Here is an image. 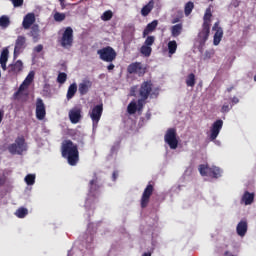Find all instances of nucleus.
I'll list each match as a JSON object with an SVG mask.
<instances>
[{"mask_svg":"<svg viewBox=\"0 0 256 256\" xmlns=\"http://www.w3.org/2000/svg\"><path fill=\"white\" fill-rule=\"evenodd\" d=\"M62 157L67 159L71 166H76L80 161V152L78 145L71 140H65L61 146Z\"/></svg>","mask_w":256,"mask_h":256,"instance_id":"obj_1","label":"nucleus"},{"mask_svg":"<svg viewBox=\"0 0 256 256\" xmlns=\"http://www.w3.org/2000/svg\"><path fill=\"white\" fill-rule=\"evenodd\" d=\"M28 150V144L26 143V139L24 136H19L15 139V142L13 144H10L8 146V151L12 155H22L23 152Z\"/></svg>","mask_w":256,"mask_h":256,"instance_id":"obj_2","label":"nucleus"},{"mask_svg":"<svg viewBox=\"0 0 256 256\" xmlns=\"http://www.w3.org/2000/svg\"><path fill=\"white\" fill-rule=\"evenodd\" d=\"M97 55H99V59H101V61H105V63H113V61L117 59V52L111 46H106L97 50Z\"/></svg>","mask_w":256,"mask_h":256,"instance_id":"obj_3","label":"nucleus"},{"mask_svg":"<svg viewBox=\"0 0 256 256\" xmlns=\"http://www.w3.org/2000/svg\"><path fill=\"white\" fill-rule=\"evenodd\" d=\"M198 170L201 176H209L215 179H218L222 175L221 169L216 166L209 167V165L201 164L199 165Z\"/></svg>","mask_w":256,"mask_h":256,"instance_id":"obj_4","label":"nucleus"},{"mask_svg":"<svg viewBox=\"0 0 256 256\" xmlns=\"http://www.w3.org/2000/svg\"><path fill=\"white\" fill-rule=\"evenodd\" d=\"M154 84L152 80L143 81L138 90V97L143 99H149L152 95Z\"/></svg>","mask_w":256,"mask_h":256,"instance_id":"obj_5","label":"nucleus"},{"mask_svg":"<svg viewBox=\"0 0 256 256\" xmlns=\"http://www.w3.org/2000/svg\"><path fill=\"white\" fill-rule=\"evenodd\" d=\"M104 112V105L101 103L92 108L89 112L93 128H97Z\"/></svg>","mask_w":256,"mask_h":256,"instance_id":"obj_6","label":"nucleus"},{"mask_svg":"<svg viewBox=\"0 0 256 256\" xmlns=\"http://www.w3.org/2000/svg\"><path fill=\"white\" fill-rule=\"evenodd\" d=\"M164 140L171 149H177L179 145V140L177 138V130L175 128L168 129L164 136Z\"/></svg>","mask_w":256,"mask_h":256,"instance_id":"obj_7","label":"nucleus"},{"mask_svg":"<svg viewBox=\"0 0 256 256\" xmlns=\"http://www.w3.org/2000/svg\"><path fill=\"white\" fill-rule=\"evenodd\" d=\"M74 43V30L72 27L65 28L62 38H61V47L67 48L72 47Z\"/></svg>","mask_w":256,"mask_h":256,"instance_id":"obj_8","label":"nucleus"},{"mask_svg":"<svg viewBox=\"0 0 256 256\" xmlns=\"http://www.w3.org/2000/svg\"><path fill=\"white\" fill-rule=\"evenodd\" d=\"M154 190L155 189H154V185L153 184H148L146 186V188L144 189L143 194L141 196V199H140L141 208L148 207V205L150 203L151 196L154 193Z\"/></svg>","mask_w":256,"mask_h":256,"instance_id":"obj_9","label":"nucleus"},{"mask_svg":"<svg viewBox=\"0 0 256 256\" xmlns=\"http://www.w3.org/2000/svg\"><path fill=\"white\" fill-rule=\"evenodd\" d=\"M127 72L129 74H137L138 76L143 77L147 72V68L143 66L142 62H133L128 65Z\"/></svg>","mask_w":256,"mask_h":256,"instance_id":"obj_10","label":"nucleus"},{"mask_svg":"<svg viewBox=\"0 0 256 256\" xmlns=\"http://www.w3.org/2000/svg\"><path fill=\"white\" fill-rule=\"evenodd\" d=\"M224 125V121L221 119L216 120L213 124L212 127L210 129V140L214 141L217 139V137L219 136L222 128Z\"/></svg>","mask_w":256,"mask_h":256,"instance_id":"obj_11","label":"nucleus"},{"mask_svg":"<svg viewBox=\"0 0 256 256\" xmlns=\"http://www.w3.org/2000/svg\"><path fill=\"white\" fill-rule=\"evenodd\" d=\"M27 47V38L25 36H18L15 41L14 56L20 55Z\"/></svg>","mask_w":256,"mask_h":256,"instance_id":"obj_12","label":"nucleus"},{"mask_svg":"<svg viewBox=\"0 0 256 256\" xmlns=\"http://www.w3.org/2000/svg\"><path fill=\"white\" fill-rule=\"evenodd\" d=\"M220 22H215L212 29L215 31L214 37H213V45L217 46L220 45L223 37H224V31L223 28L219 26Z\"/></svg>","mask_w":256,"mask_h":256,"instance_id":"obj_13","label":"nucleus"},{"mask_svg":"<svg viewBox=\"0 0 256 256\" xmlns=\"http://www.w3.org/2000/svg\"><path fill=\"white\" fill-rule=\"evenodd\" d=\"M47 115L46 105L42 98L36 100V118L39 120L45 119Z\"/></svg>","mask_w":256,"mask_h":256,"instance_id":"obj_14","label":"nucleus"},{"mask_svg":"<svg viewBox=\"0 0 256 256\" xmlns=\"http://www.w3.org/2000/svg\"><path fill=\"white\" fill-rule=\"evenodd\" d=\"M211 33V26H203L202 29L198 33V41L200 45H205L207 43Z\"/></svg>","mask_w":256,"mask_h":256,"instance_id":"obj_15","label":"nucleus"},{"mask_svg":"<svg viewBox=\"0 0 256 256\" xmlns=\"http://www.w3.org/2000/svg\"><path fill=\"white\" fill-rule=\"evenodd\" d=\"M69 119L71 123L77 124L82 119V109L75 107L69 111Z\"/></svg>","mask_w":256,"mask_h":256,"instance_id":"obj_16","label":"nucleus"},{"mask_svg":"<svg viewBox=\"0 0 256 256\" xmlns=\"http://www.w3.org/2000/svg\"><path fill=\"white\" fill-rule=\"evenodd\" d=\"M24 69V64L21 60H17L14 64H10L8 67V73L10 75L17 76Z\"/></svg>","mask_w":256,"mask_h":256,"instance_id":"obj_17","label":"nucleus"},{"mask_svg":"<svg viewBox=\"0 0 256 256\" xmlns=\"http://www.w3.org/2000/svg\"><path fill=\"white\" fill-rule=\"evenodd\" d=\"M36 23V16L34 13L27 14L22 22L23 29H31V27Z\"/></svg>","mask_w":256,"mask_h":256,"instance_id":"obj_18","label":"nucleus"},{"mask_svg":"<svg viewBox=\"0 0 256 256\" xmlns=\"http://www.w3.org/2000/svg\"><path fill=\"white\" fill-rule=\"evenodd\" d=\"M101 186L98 184V177L95 176L90 182H89V195L96 196L99 193Z\"/></svg>","mask_w":256,"mask_h":256,"instance_id":"obj_19","label":"nucleus"},{"mask_svg":"<svg viewBox=\"0 0 256 256\" xmlns=\"http://www.w3.org/2000/svg\"><path fill=\"white\" fill-rule=\"evenodd\" d=\"M248 231V222L246 220H241L236 227V232L239 236L244 237Z\"/></svg>","mask_w":256,"mask_h":256,"instance_id":"obj_20","label":"nucleus"},{"mask_svg":"<svg viewBox=\"0 0 256 256\" xmlns=\"http://www.w3.org/2000/svg\"><path fill=\"white\" fill-rule=\"evenodd\" d=\"M159 25L158 20H153L151 23L147 24L145 29L143 30V37L150 35V33H154Z\"/></svg>","mask_w":256,"mask_h":256,"instance_id":"obj_21","label":"nucleus"},{"mask_svg":"<svg viewBox=\"0 0 256 256\" xmlns=\"http://www.w3.org/2000/svg\"><path fill=\"white\" fill-rule=\"evenodd\" d=\"M155 7V1L150 0L142 9H141V15L142 17H148L150 13H152L153 9Z\"/></svg>","mask_w":256,"mask_h":256,"instance_id":"obj_22","label":"nucleus"},{"mask_svg":"<svg viewBox=\"0 0 256 256\" xmlns=\"http://www.w3.org/2000/svg\"><path fill=\"white\" fill-rule=\"evenodd\" d=\"M212 17H213L212 9L207 8L206 11H205V14L203 16V24L202 25L205 26V27H211Z\"/></svg>","mask_w":256,"mask_h":256,"instance_id":"obj_23","label":"nucleus"},{"mask_svg":"<svg viewBox=\"0 0 256 256\" xmlns=\"http://www.w3.org/2000/svg\"><path fill=\"white\" fill-rule=\"evenodd\" d=\"M93 83L89 80L83 81L79 84V93L80 95H85L89 92V89L92 87Z\"/></svg>","mask_w":256,"mask_h":256,"instance_id":"obj_24","label":"nucleus"},{"mask_svg":"<svg viewBox=\"0 0 256 256\" xmlns=\"http://www.w3.org/2000/svg\"><path fill=\"white\" fill-rule=\"evenodd\" d=\"M77 91H78L77 83L70 84L66 94L67 100H71L76 95Z\"/></svg>","mask_w":256,"mask_h":256,"instance_id":"obj_25","label":"nucleus"},{"mask_svg":"<svg viewBox=\"0 0 256 256\" xmlns=\"http://www.w3.org/2000/svg\"><path fill=\"white\" fill-rule=\"evenodd\" d=\"M183 33V24H176L171 27V36L180 37Z\"/></svg>","mask_w":256,"mask_h":256,"instance_id":"obj_26","label":"nucleus"},{"mask_svg":"<svg viewBox=\"0 0 256 256\" xmlns=\"http://www.w3.org/2000/svg\"><path fill=\"white\" fill-rule=\"evenodd\" d=\"M29 85L25 82H22V84L19 86L18 90L13 94V98L15 100L20 99V96L24 95V91L27 90Z\"/></svg>","mask_w":256,"mask_h":256,"instance_id":"obj_27","label":"nucleus"},{"mask_svg":"<svg viewBox=\"0 0 256 256\" xmlns=\"http://www.w3.org/2000/svg\"><path fill=\"white\" fill-rule=\"evenodd\" d=\"M255 199V194L250 193L248 191L244 192L242 196V201L244 202L245 205H250L254 202Z\"/></svg>","mask_w":256,"mask_h":256,"instance_id":"obj_28","label":"nucleus"},{"mask_svg":"<svg viewBox=\"0 0 256 256\" xmlns=\"http://www.w3.org/2000/svg\"><path fill=\"white\" fill-rule=\"evenodd\" d=\"M30 37H33V40L36 42L39 40L40 37V28L39 25H33L31 26L30 30Z\"/></svg>","mask_w":256,"mask_h":256,"instance_id":"obj_29","label":"nucleus"},{"mask_svg":"<svg viewBox=\"0 0 256 256\" xmlns=\"http://www.w3.org/2000/svg\"><path fill=\"white\" fill-rule=\"evenodd\" d=\"M152 51H153L152 47L147 46L146 44L142 45L140 48V53L141 55H144V57H151Z\"/></svg>","mask_w":256,"mask_h":256,"instance_id":"obj_30","label":"nucleus"},{"mask_svg":"<svg viewBox=\"0 0 256 256\" xmlns=\"http://www.w3.org/2000/svg\"><path fill=\"white\" fill-rule=\"evenodd\" d=\"M177 49H178V44L175 40L168 42L169 55H175Z\"/></svg>","mask_w":256,"mask_h":256,"instance_id":"obj_31","label":"nucleus"},{"mask_svg":"<svg viewBox=\"0 0 256 256\" xmlns=\"http://www.w3.org/2000/svg\"><path fill=\"white\" fill-rule=\"evenodd\" d=\"M194 8H195L194 2H191V1L187 2L184 7L185 16L189 17V15H191Z\"/></svg>","mask_w":256,"mask_h":256,"instance_id":"obj_32","label":"nucleus"},{"mask_svg":"<svg viewBox=\"0 0 256 256\" xmlns=\"http://www.w3.org/2000/svg\"><path fill=\"white\" fill-rule=\"evenodd\" d=\"M138 110V105L135 100L131 101L127 106V112L129 114H135Z\"/></svg>","mask_w":256,"mask_h":256,"instance_id":"obj_33","label":"nucleus"},{"mask_svg":"<svg viewBox=\"0 0 256 256\" xmlns=\"http://www.w3.org/2000/svg\"><path fill=\"white\" fill-rule=\"evenodd\" d=\"M186 85L188 87H194L196 85V75L191 73L186 78Z\"/></svg>","mask_w":256,"mask_h":256,"instance_id":"obj_34","label":"nucleus"},{"mask_svg":"<svg viewBox=\"0 0 256 256\" xmlns=\"http://www.w3.org/2000/svg\"><path fill=\"white\" fill-rule=\"evenodd\" d=\"M11 24L10 18L6 15H3L0 17V27L3 29H7L9 25Z\"/></svg>","mask_w":256,"mask_h":256,"instance_id":"obj_35","label":"nucleus"},{"mask_svg":"<svg viewBox=\"0 0 256 256\" xmlns=\"http://www.w3.org/2000/svg\"><path fill=\"white\" fill-rule=\"evenodd\" d=\"M28 214H29V210L25 207H20L19 209H17L15 213V215L18 218H25Z\"/></svg>","mask_w":256,"mask_h":256,"instance_id":"obj_36","label":"nucleus"},{"mask_svg":"<svg viewBox=\"0 0 256 256\" xmlns=\"http://www.w3.org/2000/svg\"><path fill=\"white\" fill-rule=\"evenodd\" d=\"M53 18L54 21H56L57 23H62V21H65L66 19V14L61 12H55Z\"/></svg>","mask_w":256,"mask_h":256,"instance_id":"obj_37","label":"nucleus"},{"mask_svg":"<svg viewBox=\"0 0 256 256\" xmlns=\"http://www.w3.org/2000/svg\"><path fill=\"white\" fill-rule=\"evenodd\" d=\"M25 182L27 185H34L36 182V175H34V174L26 175Z\"/></svg>","mask_w":256,"mask_h":256,"instance_id":"obj_38","label":"nucleus"},{"mask_svg":"<svg viewBox=\"0 0 256 256\" xmlns=\"http://www.w3.org/2000/svg\"><path fill=\"white\" fill-rule=\"evenodd\" d=\"M68 79V75L65 72H60L57 76V82L64 84Z\"/></svg>","mask_w":256,"mask_h":256,"instance_id":"obj_39","label":"nucleus"},{"mask_svg":"<svg viewBox=\"0 0 256 256\" xmlns=\"http://www.w3.org/2000/svg\"><path fill=\"white\" fill-rule=\"evenodd\" d=\"M155 41H156L155 36H147V38L144 41V45H146L148 47H152L154 45Z\"/></svg>","mask_w":256,"mask_h":256,"instance_id":"obj_40","label":"nucleus"},{"mask_svg":"<svg viewBox=\"0 0 256 256\" xmlns=\"http://www.w3.org/2000/svg\"><path fill=\"white\" fill-rule=\"evenodd\" d=\"M35 78V73L33 71H31L27 77L25 78V80L23 81L25 84H27L28 86L31 85V83L34 81Z\"/></svg>","mask_w":256,"mask_h":256,"instance_id":"obj_41","label":"nucleus"},{"mask_svg":"<svg viewBox=\"0 0 256 256\" xmlns=\"http://www.w3.org/2000/svg\"><path fill=\"white\" fill-rule=\"evenodd\" d=\"M113 12L111 10L105 11L101 17L102 21H111Z\"/></svg>","mask_w":256,"mask_h":256,"instance_id":"obj_42","label":"nucleus"},{"mask_svg":"<svg viewBox=\"0 0 256 256\" xmlns=\"http://www.w3.org/2000/svg\"><path fill=\"white\" fill-rule=\"evenodd\" d=\"M147 100L148 99H144L143 97H139V99L137 101V109H138V111L143 110L144 105L146 104Z\"/></svg>","mask_w":256,"mask_h":256,"instance_id":"obj_43","label":"nucleus"},{"mask_svg":"<svg viewBox=\"0 0 256 256\" xmlns=\"http://www.w3.org/2000/svg\"><path fill=\"white\" fill-rule=\"evenodd\" d=\"M215 51L214 50H206L204 53V61H208V59H212L214 57Z\"/></svg>","mask_w":256,"mask_h":256,"instance_id":"obj_44","label":"nucleus"},{"mask_svg":"<svg viewBox=\"0 0 256 256\" xmlns=\"http://www.w3.org/2000/svg\"><path fill=\"white\" fill-rule=\"evenodd\" d=\"M9 53L8 51H3L0 56V63H8Z\"/></svg>","mask_w":256,"mask_h":256,"instance_id":"obj_45","label":"nucleus"},{"mask_svg":"<svg viewBox=\"0 0 256 256\" xmlns=\"http://www.w3.org/2000/svg\"><path fill=\"white\" fill-rule=\"evenodd\" d=\"M13 7H22L24 5V0H10Z\"/></svg>","mask_w":256,"mask_h":256,"instance_id":"obj_46","label":"nucleus"},{"mask_svg":"<svg viewBox=\"0 0 256 256\" xmlns=\"http://www.w3.org/2000/svg\"><path fill=\"white\" fill-rule=\"evenodd\" d=\"M7 181H8V177L6 175H3L2 177H0V188L5 186Z\"/></svg>","mask_w":256,"mask_h":256,"instance_id":"obj_47","label":"nucleus"},{"mask_svg":"<svg viewBox=\"0 0 256 256\" xmlns=\"http://www.w3.org/2000/svg\"><path fill=\"white\" fill-rule=\"evenodd\" d=\"M231 110L230 105L229 104H223V106L221 107V112L223 113H227Z\"/></svg>","mask_w":256,"mask_h":256,"instance_id":"obj_48","label":"nucleus"},{"mask_svg":"<svg viewBox=\"0 0 256 256\" xmlns=\"http://www.w3.org/2000/svg\"><path fill=\"white\" fill-rule=\"evenodd\" d=\"M43 49H44V46L42 44H39L34 48V51L35 53H42Z\"/></svg>","mask_w":256,"mask_h":256,"instance_id":"obj_49","label":"nucleus"},{"mask_svg":"<svg viewBox=\"0 0 256 256\" xmlns=\"http://www.w3.org/2000/svg\"><path fill=\"white\" fill-rule=\"evenodd\" d=\"M120 148V144H117V145H113L111 147V154H115Z\"/></svg>","mask_w":256,"mask_h":256,"instance_id":"obj_50","label":"nucleus"},{"mask_svg":"<svg viewBox=\"0 0 256 256\" xmlns=\"http://www.w3.org/2000/svg\"><path fill=\"white\" fill-rule=\"evenodd\" d=\"M231 102H232V105H235L240 102V99L238 97L234 96L233 98H231Z\"/></svg>","mask_w":256,"mask_h":256,"instance_id":"obj_51","label":"nucleus"},{"mask_svg":"<svg viewBox=\"0 0 256 256\" xmlns=\"http://www.w3.org/2000/svg\"><path fill=\"white\" fill-rule=\"evenodd\" d=\"M4 116H5V111L0 109V125L3 122Z\"/></svg>","mask_w":256,"mask_h":256,"instance_id":"obj_52","label":"nucleus"},{"mask_svg":"<svg viewBox=\"0 0 256 256\" xmlns=\"http://www.w3.org/2000/svg\"><path fill=\"white\" fill-rule=\"evenodd\" d=\"M136 89H137L136 86H134V87L131 88V91H130V95H131V96H137V94H136Z\"/></svg>","mask_w":256,"mask_h":256,"instance_id":"obj_53","label":"nucleus"},{"mask_svg":"<svg viewBox=\"0 0 256 256\" xmlns=\"http://www.w3.org/2000/svg\"><path fill=\"white\" fill-rule=\"evenodd\" d=\"M61 9H66V4H65V0H59Z\"/></svg>","mask_w":256,"mask_h":256,"instance_id":"obj_54","label":"nucleus"},{"mask_svg":"<svg viewBox=\"0 0 256 256\" xmlns=\"http://www.w3.org/2000/svg\"><path fill=\"white\" fill-rule=\"evenodd\" d=\"M118 176H119V174L117 171L113 172V174H112L113 181H116Z\"/></svg>","mask_w":256,"mask_h":256,"instance_id":"obj_55","label":"nucleus"},{"mask_svg":"<svg viewBox=\"0 0 256 256\" xmlns=\"http://www.w3.org/2000/svg\"><path fill=\"white\" fill-rule=\"evenodd\" d=\"M107 69H108L109 71H112V70L115 69V65L111 63V64H109V65L107 66Z\"/></svg>","mask_w":256,"mask_h":256,"instance_id":"obj_56","label":"nucleus"},{"mask_svg":"<svg viewBox=\"0 0 256 256\" xmlns=\"http://www.w3.org/2000/svg\"><path fill=\"white\" fill-rule=\"evenodd\" d=\"M3 70H7V63H0Z\"/></svg>","mask_w":256,"mask_h":256,"instance_id":"obj_57","label":"nucleus"},{"mask_svg":"<svg viewBox=\"0 0 256 256\" xmlns=\"http://www.w3.org/2000/svg\"><path fill=\"white\" fill-rule=\"evenodd\" d=\"M142 256H152L151 252H145L144 254H142Z\"/></svg>","mask_w":256,"mask_h":256,"instance_id":"obj_58","label":"nucleus"},{"mask_svg":"<svg viewBox=\"0 0 256 256\" xmlns=\"http://www.w3.org/2000/svg\"><path fill=\"white\" fill-rule=\"evenodd\" d=\"M234 89V86H231L229 88H227V92H231Z\"/></svg>","mask_w":256,"mask_h":256,"instance_id":"obj_59","label":"nucleus"},{"mask_svg":"<svg viewBox=\"0 0 256 256\" xmlns=\"http://www.w3.org/2000/svg\"><path fill=\"white\" fill-rule=\"evenodd\" d=\"M179 22V18L173 19L172 23H178Z\"/></svg>","mask_w":256,"mask_h":256,"instance_id":"obj_60","label":"nucleus"},{"mask_svg":"<svg viewBox=\"0 0 256 256\" xmlns=\"http://www.w3.org/2000/svg\"><path fill=\"white\" fill-rule=\"evenodd\" d=\"M224 254H225V256H227V255H229V252H228V251H226Z\"/></svg>","mask_w":256,"mask_h":256,"instance_id":"obj_61","label":"nucleus"},{"mask_svg":"<svg viewBox=\"0 0 256 256\" xmlns=\"http://www.w3.org/2000/svg\"><path fill=\"white\" fill-rule=\"evenodd\" d=\"M253 79H254V81L256 82V74L254 75V78H253Z\"/></svg>","mask_w":256,"mask_h":256,"instance_id":"obj_62","label":"nucleus"},{"mask_svg":"<svg viewBox=\"0 0 256 256\" xmlns=\"http://www.w3.org/2000/svg\"><path fill=\"white\" fill-rule=\"evenodd\" d=\"M1 77H2V71H0V79H1Z\"/></svg>","mask_w":256,"mask_h":256,"instance_id":"obj_63","label":"nucleus"},{"mask_svg":"<svg viewBox=\"0 0 256 256\" xmlns=\"http://www.w3.org/2000/svg\"><path fill=\"white\" fill-rule=\"evenodd\" d=\"M231 256H235V255H231Z\"/></svg>","mask_w":256,"mask_h":256,"instance_id":"obj_64","label":"nucleus"}]
</instances>
